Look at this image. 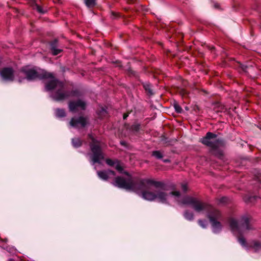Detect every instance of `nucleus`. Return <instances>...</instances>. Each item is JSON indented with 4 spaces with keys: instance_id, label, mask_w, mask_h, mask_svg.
Returning a JSON list of instances; mask_svg holds the SVG:
<instances>
[{
    "instance_id": "nucleus-1",
    "label": "nucleus",
    "mask_w": 261,
    "mask_h": 261,
    "mask_svg": "<svg viewBox=\"0 0 261 261\" xmlns=\"http://www.w3.org/2000/svg\"><path fill=\"white\" fill-rule=\"evenodd\" d=\"M115 186L141 194L142 197L148 201L157 200L168 203L176 202L180 205H190L197 212L206 211L207 217L212 225L213 232L219 233L222 229V225L219 221L221 214L217 209L202 202L198 199L189 196H182L178 191H174L168 194L162 189L163 184L150 179H144L137 181L132 180L129 175L126 177H117L115 178Z\"/></svg>"
},
{
    "instance_id": "nucleus-2",
    "label": "nucleus",
    "mask_w": 261,
    "mask_h": 261,
    "mask_svg": "<svg viewBox=\"0 0 261 261\" xmlns=\"http://www.w3.org/2000/svg\"><path fill=\"white\" fill-rule=\"evenodd\" d=\"M19 75H25V77L19 79L18 81L22 82L23 80L28 81L39 79H48L49 81L45 84V89L50 91V96L55 100H63L70 95L69 93L64 90V85L61 82L57 80L52 73L47 72L42 69H37L34 68L25 67L19 72Z\"/></svg>"
},
{
    "instance_id": "nucleus-3",
    "label": "nucleus",
    "mask_w": 261,
    "mask_h": 261,
    "mask_svg": "<svg viewBox=\"0 0 261 261\" xmlns=\"http://www.w3.org/2000/svg\"><path fill=\"white\" fill-rule=\"evenodd\" d=\"M229 225L232 232L235 235H239L238 241L243 247L247 250L252 249L256 253H261V243L257 241L247 243L245 239L242 236V234L246 230L252 229L248 216H242L239 221L233 218L230 219Z\"/></svg>"
},
{
    "instance_id": "nucleus-4",
    "label": "nucleus",
    "mask_w": 261,
    "mask_h": 261,
    "mask_svg": "<svg viewBox=\"0 0 261 261\" xmlns=\"http://www.w3.org/2000/svg\"><path fill=\"white\" fill-rule=\"evenodd\" d=\"M89 137L91 140L90 143L91 153L88 154L90 162L92 165L96 163L100 164L104 156L101 150L100 142L96 140L91 135H89Z\"/></svg>"
},
{
    "instance_id": "nucleus-5",
    "label": "nucleus",
    "mask_w": 261,
    "mask_h": 261,
    "mask_svg": "<svg viewBox=\"0 0 261 261\" xmlns=\"http://www.w3.org/2000/svg\"><path fill=\"white\" fill-rule=\"evenodd\" d=\"M202 144L211 147L212 148H217L223 144L222 140L218 138L217 136L211 132H208L205 137L201 139Z\"/></svg>"
},
{
    "instance_id": "nucleus-6",
    "label": "nucleus",
    "mask_w": 261,
    "mask_h": 261,
    "mask_svg": "<svg viewBox=\"0 0 261 261\" xmlns=\"http://www.w3.org/2000/svg\"><path fill=\"white\" fill-rule=\"evenodd\" d=\"M86 108V103L81 100L71 101L69 103L70 111L74 113L81 110H84Z\"/></svg>"
},
{
    "instance_id": "nucleus-7",
    "label": "nucleus",
    "mask_w": 261,
    "mask_h": 261,
    "mask_svg": "<svg viewBox=\"0 0 261 261\" xmlns=\"http://www.w3.org/2000/svg\"><path fill=\"white\" fill-rule=\"evenodd\" d=\"M3 80L7 82L13 81L15 74L12 68L7 67L3 69L0 72Z\"/></svg>"
},
{
    "instance_id": "nucleus-8",
    "label": "nucleus",
    "mask_w": 261,
    "mask_h": 261,
    "mask_svg": "<svg viewBox=\"0 0 261 261\" xmlns=\"http://www.w3.org/2000/svg\"><path fill=\"white\" fill-rule=\"evenodd\" d=\"M86 118L83 117L72 118L70 122V125L75 128L84 127L87 123Z\"/></svg>"
},
{
    "instance_id": "nucleus-9",
    "label": "nucleus",
    "mask_w": 261,
    "mask_h": 261,
    "mask_svg": "<svg viewBox=\"0 0 261 261\" xmlns=\"http://www.w3.org/2000/svg\"><path fill=\"white\" fill-rule=\"evenodd\" d=\"M98 177L103 180H107L114 175V172L111 170L97 172Z\"/></svg>"
},
{
    "instance_id": "nucleus-10",
    "label": "nucleus",
    "mask_w": 261,
    "mask_h": 261,
    "mask_svg": "<svg viewBox=\"0 0 261 261\" xmlns=\"http://www.w3.org/2000/svg\"><path fill=\"white\" fill-rule=\"evenodd\" d=\"M106 163L109 165L114 167V168L120 172H121L123 170L122 167L120 162L117 160L113 161L112 160L107 159L106 160Z\"/></svg>"
},
{
    "instance_id": "nucleus-11",
    "label": "nucleus",
    "mask_w": 261,
    "mask_h": 261,
    "mask_svg": "<svg viewBox=\"0 0 261 261\" xmlns=\"http://www.w3.org/2000/svg\"><path fill=\"white\" fill-rule=\"evenodd\" d=\"M57 40H55L50 44L51 50L52 53L55 56L58 55L62 51L61 49H58L57 48Z\"/></svg>"
},
{
    "instance_id": "nucleus-12",
    "label": "nucleus",
    "mask_w": 261,
    "mask_h": 261,
    "mask_svg": "<svg viewBox=\"0 0 261 261\" xmlns=\"http://www.w3.org/2000/svg\"><path fill=\"white\" fill-rule=\"evenodd\" d=\"M32 7L34 9H36L39 13L44 14L46 12V9H43L41 6L33 2Z\"/></svg>"
},
{
    "instance_id": "nucleus-13",
    "label": "nucleus",
    "mask_w": 261,
    "mask_h": 261,
    "mask_svg": "<svg viewBox=\"0 0 261 261\" xmlns=\"http://www.w3.org/2000/svg\"><path fill=\"white\" fill-rule=\"evenodd\" d=\"M143 87L145 89V91L150 95L153 94V92L151 89V85L147 83H145L143 84Z\"/></svg>"
},
{
    "instance_id": "nucleus-14",
    "label": "nucleus",
    "mask_w": 261,
    "mask_h": 261,
    "mask_svg": "<svg viewBox=\"0 0 261 261\" xmlns=\"http://www.w3.org/2000/svg\"><path fill=\"white\" fill-rule=\"evenodd\" d=\"M184 216L188 220L191 221L193 219V214L189 211H186L184 213Z\"/></svg>"
},
{
    "instance_id": "nucleus-15",
    "label": "nucleus",
    "mask_w": 261,
    "mask_h": 261,
    "mask_svg": "<svg viewBox=\"0 0 261 261\" xmlns=\"http://www.w3.org/2000/svg\"><path fill=\"white\" fill-rule=\"evenodd\" d=\"M56 116L57 117H63L65 116V112L63 109H57L55 111Z\"/></svg>"
},
{
    "instance_id": "nucleus-16",
    "label": "nucleus",
    "mask_w": 261,
    "mask_h": 261,
    "mask_svg": "<svg viewBox=\"0 0 261 261\" xmlns=\"http://www.w3.org/2000/svg\"><path fill=\"white\" fill-rule=\"evenodd\" d=\"M97 113L99 118H102L106 115L107 112L105 108H100V109L97 111Z\"/></svg>"
},
{
    "instance_id": "nucleus-17",
    "label": "nucleus",
    "mask_w": 261,
    "mask_h": 261,
    "mask_svg": "<svg viewBox=\"0 0 261 261\" xmlns=\"http://www.w3.org/2000/svg\"><path fill=\"white\" fill-rule=\"evenodd\" d=\"M72 143L74 147H79L82 144V142L79 138H74L72 140Z\"/></svg>"
},
{
    "instance_id": "nucleus-18",
    "label": "nucleus",
    "mask_w": 261,
    "mask_h": 261,
    "mask_svg": "<svg viewBox=\"0 0 261 261\" xmlns=\"http://www.w3.org/2000/svg\"><path fill=\"white\" fill-rule=\"evenodd\" d=\"M86 5L88 7H92L95 5V0H85Z\"/></svg>"
},
{
    "instance_id": "nucleus-19",
    "label": "nucleus",
    "mask_w": 261,
    "mask_h": 261,
    "mask_svg": "<svg viewBox=\"0 0 261 261\" xmlns=\"http://www.w3.org/2000/svg\"><path fill=\"white\" fill-rule=\"evenodd\" d=\"M152 155L158 159H162L163 156L162 153L160 151H154L152 152Z\"/></svg>"
},
{
    "instance_id": "nucleus-20",
    "label": "nucleus",
    "mask_w": 261,
    "mask_h": 261,
    "mask_svg": "<svg viewBox=\"0 0 261 261\" xmlns=\"http://www.w3.org/2000/svg\"><path fill=\"white\" fill-rule=\"evenodd\" d=\"M198 223L199 225L203 228H205L207 226V223L205 221H202L201 220H199L198 221Z\"/></svg>"
},
{
    "instance_id": "nucleus-21",
    "label": "nucleus",
    "mask_w": 261,
    "mask_h": 261,
    "mask_svg": "<svg viewBox=\"0 0 261 261\" xmlns=\"http://www.w3.org/2000/svg\"><path fill=\"white\" fill-rule=\"evenodd\" d=\"M228 201V198L227 197H221V198H220L219 199V203H222V204H224L225 203H226Z\"/></svg>"
},
{
    "instance_id": "nucleus-22",
    "label": "nucleus",
    "mask_w": 261,
    "mask_h": 261,
    "mask_svg": "<svg viewBox=\"0 0 261 261\" xmlns=\"http://www.w3.org/2000/svg\"><path fill=\"white\" fill-rule=\"evenodd\" d=\"M140 125L139 124L136 123L132 125V129L134 131H138L139 129Z\"/></svg>"
},
{
    "instance_id": "nucleus-23",
    "label": "nucleus",
    "mask_w": 261,
    "mask_h": 261,
    "mask_svg": "<svg viewBox=\"0 0 261 261\" xmlns=\"http://www.w3.org/2000/svg\"><path fill=\"white\" fill-rule=\"evenodd\" d=\"M174 108L175 109V111L177 112V113H181V111H182V109L181 108H180V106H179L178 105H175L174 106Z\"/></svg>"
},
{
    "instance_id": "nucleus-24",
    "label": "nucleus",
    "mask_w": 261,
    "mask_h": 261,
    "mask_svg": "<svg viewBox=\"0 0 261 261\" xmlns=\"http://www.w3.org/2000/svg\"><path fill=\"white\" fill-rule=\"evenodd\" d=\"M256 198H257V197L256 196H253V197H250L248 199H245V201H250V202H252L253 201V199H255Z\"/></svg>"
},
{
    "instance_id": "nucleus-25",
    "label": "nucleus",
    "mask_w": 261,
    "mask_h": 261,
    "mask_svg": "<svg viewBox=\"0 0 261 261\" xmlns=\"http://www.w3.org/2000/svg\"><path fill=\"white\" fill-rule=\"evenodd\" d=\"M181 189L184 192H186L187 190V187L186 184H182Z\"/></svg>"
},
{
    "instance_id": "nucleus-26",
    "label": "nucleus",
    "mask_w": 261,
    "mask_h": 261,
    "mask_svg": "<svg viewBox=\"0 0 261 261\" xmlns=\"http://www.w3.org/2000/svg\"><path fill=\"white\" fill-rule=\"evenodd\" d=\"M246 68H247V66H244V65H243V66H242V69H243L244 71H246Z\"/></svg>"
},
{
    "instance_id": "nucleus-27",
    "label": "nucleus",
    "mask_w": 261,
    "mask_h": 261,
    "mask_svg": "<svg viewBox=\"0 0 261 261\" xmlns=\"http://www.w3.org/2000/svg\"><path fill=\"white\" fill-rule=\"evenodd\" d=\"M127 116H128V114H124L123 119H125L127 117Z\"/></svg>"
},
{
    "instance_id": "nucleus-28",
    "label": "nucleus",
    "mask_w": 261,
    "mask_h": 261,
    "mask_svg": "<svg viewBox=\"0 0 261 261\" xmlns=\"http://www.w3.org/2000/svg\"><path fill=\"white\" fill-rule=\"evenodd\" d=\"M218 6H219V5L218 4H216L215 5V7L216 8H218Z\"/></svg>"
},
{
    "instance_id": "nucleus-29",
    "label": "nucleus",
    "mask_w": 261,
    "mask_h": 261,
    "mask_svg": "<svg viewBox=\"0 0 261 261\" xmlns=\"http://www.w3.org/2000/svg\"><path fill=\"white\" fill-rule=\"evenodd\" d=\"M169 161V160H165L164 161V162H166V163L168 162Z\"/></svg>"
}]
</instances>
